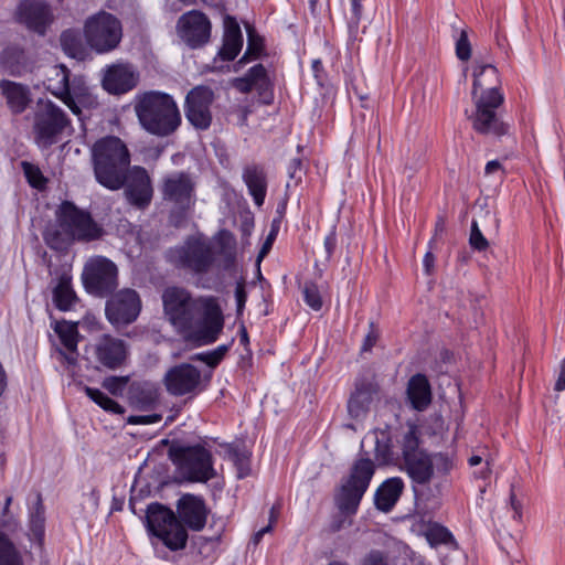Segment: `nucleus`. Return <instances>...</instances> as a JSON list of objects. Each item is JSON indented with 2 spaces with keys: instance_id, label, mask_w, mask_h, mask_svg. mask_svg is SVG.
Wrapping results in <instances>:
<instances>
[{
  "instance_id": "obj_1",
  "label": "nucleus",
  "mask_w": 565,
  "mask_h": 565,
  "mask_svg": "<svg viewBox=\"0 0 565 565\" xmlns=\"http://www.w3.org/2000/svg\"><path fill=\"white\" fill-rule=\"evenodd\" d=\"M178 515L160 503H151L147 509L148 530L171 551L186 546L188 532L204 529L210 510L204 500L194 494L182 495L177 503Z\"/></svg>"
},
{
  "instance_id": "obj_2",
  "label": "nucleus",
  "mask_w": 565,
  "mask_h": 565,
  "mask_svg": "<svg viewBox=\"0 0 565 565\" xmlns=\"http://www.w3.org/2000/svg\"><path fill=\"white\" fill-rule=\"evenodd\" d=\"M164 313L180 330H190L201 322L200 338L213 343L221 333L224 321L220 306L212 297L192 298L180 287H168L162 294Z\"/></svg>"
},
{
  "instance_id": "obj_3",
  "label": "nucleus",
  "mask_w": 565,
  "mask_h": 565,
  "mask_svg": "<svg viewBox=\"0 0 565 565\" xmlns=\"http://www.w3.org/2000/svg\"><path fill=\"white\" fill-rule=\"evenodd\" d=\"M499 85L500 78L494 65H476L471 92L475 111L468 118L478 134L498 137L508 134L509 125L503 122L498 114L504 102Z\"/></svg>"
},
{
  "instance_id": "obj_4",
  "label": "nucleus",
  "mask_w": 565,
  "mask_h": 565,
  "mask_svg": "<svg viewBox=\"0 0 565 565\" xmlns=\"http://www.w3.org/2000/svg\"><path fill=\"white\" fill-rule=\"evenodd\" d=\"M92 164L96 181L115 191L125 184V171L130 166V152L126 143L116 136L96 140L90 149Z\"/></svg>"
},
{
  "instance_id": "obj_5",
  "label": "nucleus",
  "mask_w": 565,
  "mask_h": 565,
  "mask_svg": "<svg viewBox=\"0 0 565 565\" xmlns=\"http://www.w3.org/2000/svg\"><path fill=\"white\" fill-rule=\"evenodd\" d=\"M135 113L141 128L156 137H169L181 125L178 105L167 93L150 90L138 96Z\"/></svg>"
},
{
  "instance_id": "obj_6",
  "label": "nucleus",
  "mask_w": 565,
  "mask_h": 565,
  "mask_svg": "<svg viewBox=\"0 0 565 565\" xmlns=\"http://www.w3.org/2000/svg\"><path fill=\"white\" fill-rule=\"evenodd\" d=\"M196 182L190 172L173 171L161 180L162 201L169 207V220L174 226H181L196 202Z\"/></svg>"
},
{
  "instance_id": "obj_7",
  "label": "nucleus",
  "mask_w": 565,
  "mask_h": 565,
  "mask_svg": "<svg viewBox=\"0 0 565 565\" xmlns=\"http://www.w3.org/2000/svg\"><path fill=\"white\" fill-rule=\"evenodd\" d=\"M420 429L415 424H407L396 443L402 458V470L416 484H428L434 477L431 456L420 445Z\"/></svg>"
},
{
  "instance_id": "obj_8",
  "label": "nucleus",
  "mask_w": 565,
  "mask_h": 565,
  "mask_svg": "<svg viewBox=\"0 0 565 565\" xmlns=\"http://www.w3.org/2000/svg\"><path fill=\"white\" fill-rule=\"evenodd\" d=\"M166 257L177 268L198 275L210 273L216 265L212 245L199 236H189L183 244L170 248Z\"/></svg>"
},
{
  "instance_id": "obj_9",
  "label": "nucleus",
  "mask_w": 565,
  "mask_h": 565,
  "mask_svg": "<svg viewBox=\"0 0 565 565\" xmlns=\"http://www.w3.org/2000/svg\"><path fill=\"white\" fill-rule=\"evenodd\" d=\"M374 462L367 457L358 459L349 477L335 494V504L345 514H354L374 475Z\"/></svg>"
},
{
  "instance_id": "obj_10",
  "label": "nucleus",
  "mask_w": 565,
  "mask_h": 565,
  "mask_svg": "<svg viewBox=\"0 0 565 565\" xmlns=\"http://www.w3.org/2000/svg\"><path fill=\"white\" fill-rule=\"evenodd\" d=\"M71 128V120L61 107L50 99H39L33 122L34 139L39 147L47 148L58 142Z\"/></svg>"
},
{
  "instance_id": "obj_11",
  "label": "nucleus",
  "mask_w": 565,
  "mask_h": 565,
  "mask_svg": "<svg viewBox=\"0 0 565 565\" xmlns=\"http://www.w3.org/2000/svg\"><path fill=\"white\" fill-rule=\"evenodd\" d=\"M84 36L93 51L99 54L108 53L119 45L122 26L114 14L99 11L85 21Z\"/></svg>"
},
{
  "instance_id": "obj_12",
  "label": "nucleus",
  "mask_w": 565,
  "mask_h": 565,
  "mask_svg": "<svg viewBox=\"0 0 565 565\" xmlns=\"http://www.w3.org/2000/svg\"><path fill=\"white\" fill-rule=\"evenodd\" d=\"M56 218L61 231L73 241L87 243L99 239L105 234L103 226L94 221L90 213L70 201L60 205Z\"/></svg>"
},
{
  "instance_id": "obj_13",
  "label": "nucleus",
  "mask_w": 565,
  "mask_h": 565,
  "mask_svg": "<svg viewBox=\"0 0 565 565\" xmlns=\"http://www.w3.org/2000/svg\"><path fill=\"white\" fill-rule=\"evenodd\" d=\"M170 457L180 475L189 481L206 482L215 476L212 455L200 445L171 448Z\"/></svg>"
},
{
  "instance_id": "obj_14",
  "label": "nucleus",
  "mask_w": 565,
  "mask_h": 565,
  "mask_svg": "<svg viewBox=\"0 0 565 565\" xmlns=\"http://www.w3.org/2000/svg\"><path fill=\"white\" fill-rule=\"evenodd\" d=\"M70 76L71 72L65 65H53L46 72L44 86L52 95L61 99L74 115L78 116L82 114V109L77 100L86 95V86L82 77H74L71 81Z\"/></svg>"
},
{
  "instance_id": "obj_15",
  "label": "nucleus",
  "mask_w": 565,
  "mask_h": 565,
  "mask_svg": "<svg viewBox=\"0 0 565 565\" xmlns=\"http://www.w3.org/2000/svg\"><path fill=\"white\" fill-rule=\"evenodd\" d=\"M117 266L104 256L88 259L82 274L86 290L98 297H106L117 288Z\"/></svg>"
},
{
  "instance_id": "obj_16",
  "label": "nucleus",
  "mask_w": 565,
  "mask_h": 565,
  "mask_svg": "<svg viewBox=\"0 0 565 565\" xmlns=\"http://www.w3.org/2000/svg\"><path fill=\"white\" fill-rule=\"evenodd\" d=\"M162 383L167 392L175 397H193L206 387L201 371L191 363H180L170 367Z\"/></svg>"
},
{
  "instance_id": "obj_17",
  "label": "nucleus",
  "mask_w": 565,
  "mask_h": 565,
  "mask_svg": "<svg viewBox=\"0 0 565 565\" xmlns=\"http://www.w3.org/2000/svg\"><path fill=\"white\" fill-rule=\"evenodd\" d=\"M175 30L178 36L186 46L196 50L210 42L212 23L204 12L190 10L178 19Z\"/></svg>"
},
{
  "instance_id": "obj_18",
  "label": "nucleus",
  "mask_w": 565,
  "mask_h": 565,
  "mask_svg": "<svg viewBox=\"0 0 565 565\" xmlns=\"http://www.w3.org/2000/svg\"><path fill=\"white\" fill-rule=\"evenodd\" d=\"M141 311V300L134 289H122L111 296L105 307L108 321L116 328L125 327L137 320Z\"/></svg>"
},
{
  "instance_id": "obj_19",
  "label": "nucleus",
  "mask_w": 565,
  "mask_h": 565,
  "mask_svg": "<svg viewBox=\"0 0 565 565\" xmlns=\"http://www.w3.org/2000/svg\"><path fill=\"white\" fill-rule=\"evenodd\" d=\"M213 102L214 92L207 86H195L186 94L184 114L195 129L206 130L210 128Z\"/></svg>"
},
{
  "instance_id": "obj_20",
  "label": "nucleus",
  "mask_w": 565,
  "mask_h": 565,
  "mask_svg": "<svg viewBox=\"0 0 565 565\" xmlns=\"http://www.w3.org/2000/svg\"><path fill=\"white\" fill-rule=\"evenodd\" d=\"M15 19L29 31L44 36L54 21V14L44 0H22L17 7Z\"/></svg>"
},
{
  "instance_id": "obj_21",
  "label": "nucleus",
  "mask_w": 565,
  "mask_h": 565,
  "mask_svg": "<svg viewBox=\"0 0 565 565\" xmlns=\"http://www.w3.org/2000/svg\"><path fill=\"white\" fill-rule=\"evenodd\" d=\"M125 195L127 201L138 207L146 209L153 195L150 177L142 167L135 166L125 171Z\"/></svg>"
},
{
  "instance_id": "obj_22",
  "label": "nucleus",
  "mask_w": 565,
  "mask_h": 565,
  "mask_svg": "<svg viewBox=\"0 0 565 565\" xmlns=\"http://www.w3.org/2000/svg\"><path fill=\"white\" fill-rule=\"evenodd\" d=\"M139 74L130 64H113L108 66L103 76V87L110 94H125L138 84Z\"/></svg>"
},
{
  "instance_id": "obj_23",
  "label": "nucleus",
  "mask_w": 565,
  "mask_h": 565,
  "mask_svg": "<svg viewBox=\"0 0 565 565\" xmlns=\"http://www.w3.org/2000/svg\"><path fill=\"white\" fill-rule=\"evenodd\" d=\"M93 352L97 362L109 370H115L125 362L127 345L121 339L104 334L93 345Z\"/></svg>"
},
{
  "instance_id": "obj_24",
  "label": "nucleus",
  "mask_w": 565,
  "mask_h": 565,
  "mask_svg": "<svg viewBox=\"0 0 565 565\" xmlns=\"http://www.w3.org/2000/svg\"><path fill=\"white\" fill-rule=\"evenodd\" d=\"M377 390V384L372 379L356 380L355 390L348 402L349 415L354 419L364 418Z\"/></svg>"
},
{
  "instance_id": "obj_25",
  "label": "nucleus",
  "mask_w": 565,
  "mask_h": 565,
  "mask_svg": "<svg viewBox=\"0 0 565 565\" xmlns=\"http://www.w3.org/2000/svg\"><path fill=\"white\" fill-rule=\"evenodd\" d=\"M33 56L18 44H10L0 54V66L12 76H22L32 72Z\"/></svg>"
},
{
  "instance_id": "obj_26",
  "label": "nucleus",
  "mask_w": 565,
  "mask_h": 565,
  "mask_svg": "<svg viewBox=\"0 0 565 565\" xmlns=\"http://www.w3.org/2000/svg\"><path fill=\"white\" fill-rule=\"evenodd\" d=\"M233 86L243 94L256 89L258 94L264 97L265 103L270 102V82L263 64L254 65L244 77L235 78Z\"/></svg>"
},
{
  "instance_id": "obj_27",
  "label": "nucleus",
  "mask_w": 565,
  "mask_h": 565,
  "mask_svg": "<svg viewBox=\"0 0 565 565\" xmlns=\"http://www.w3.org/2000/svg\"><path fill=\"white\" fill-rule=\"evenodd\" d=\"M406 401L417 412H424L433 401L430 383L425 374L417 373L407 382Z\"/></svg>"
},
{
  "instance_id": "obj_28",
  "label": "nucleus",
  "mask_w": 565,
  "mask_h": 565,
  "mask_svg": "<svg viewBox=\"0 0 565 565\" xmlns=\"http://www.w3.org/2000/svg\"><path fill=\"white\" fill-rule=\"evenodd\" d=\"M0 93L6 98L8 108L14 115L25 111L32 100L28 85L10 79L0 81Z\"/></svg>"
},
{
  "instance_id": "obj_29",
  "label": "nucleus",
  "mask_w": 565,
  "mask_h": 565,
  "mask_svg": "<svg viewBox=\"0 0 565 565\" xmlns=\"http://www.w3.org/2000/svg\"><path fill=\"white\" fill-rule=\"evenodd\" d=\"M243 46V34L237 21L226 15L224 19L223 45L218 51V56L223 61H233Z\"/></svg>"
},
{
  "instance_id": "obj_30",
  "label": "nucleus",
  "mask_w": 565,
  "mask_h": 565,
  "mask_svg": "<svg viewBox=\"0 0 565 565\" xmlns=\"http://www.w3.org/2000/svg\"><path fill=\"white\" fill-rule=\"evenodd\" d=\"M243 180L257 206L264 204L267 192V178L262 166L253 163L243 170Z\"/></svg>"
},
{
  "instance_id": "obj_31",
  "label": "nucleus",
  "mask_w": 565,
  "mask_h": 565,
  "mask_svg": "<svg viewBox=\"0 0 565 565\" xmlns=\"http://www.w3.org/2000/svg\"><path fill=\"white\" fill-rule=\"evenodd\" d=\"M404 482L394 477L385 480L374 494V504L382 512H390L403 493Z\"/></svg>"
},
{
  "instance_id": "obj_32",
  "label": "nucleus",
  "mask_w": 565,
  "mask_h": 565,
  "mask_svg": "<svg viewBox=\"0 0 565 565\" xmlns=\"http://www.w3.org/2000/svg\"><path fill=\"white\" fill-rule=\"evenodd\" d=\"M365 441H370L374 445V458L379 465H388L397 458L390 444V437L386 431L379 430L370 434L362 441V448Z\"/></svg>"
},
{
  "instance_id": "obj_33",
  "label": "nucleus",
  "mask_w": 565,
  "mask_h": 565,
  "mask_svg": "<svg viewBox=\"0 0 565 565\" xmlns=\"http://www.w3.org/2000/svg\"><path fill=\"white\" fill-rule=\"evenodd\" d=\"M77 300L75 291L72 288V278L67 274H62L57 284L53 288V302L61 311H68Z\"/></svg>"
},
{
  "instance_id": "obj_34",
  "label": "nucleus",
  "mask_w": 565,
  "mask_h": 565,
  "mask_svg": "<svg viewBox=\"0 0 565 565\" xmlns=\"http://www.w3.org/2000/svg\"><path fill=\"white\" fill-rule=\"evenodd\" d=\"M424 535L431 547L444 545L448 548L457 550L458 543L452 533L444 525L437 522L427 524Z\"/></svg>"
},
{
  "instance_id": "obj_35",
  "label": "nucleus",
  "mask_w": 565,
  "mask_h": 565,
  "mask_svg": "<svg viewBox=\"0 0 565 565\" xmlns=\"http://www.w3.org/2000/svg\"><path fill=\"white\" fill-rule=\"evenodd\" d=\"M218 255L221 259L217 267L223 270H231L236 262V242L228 231H221L218 234Z\"/></svg>"
},
{
  "instance_id": "obj_36",
  "label": "nucleus",
  "mask_w": 565,
  "mask_h": 565,
  "mask_svg": "<svg viewBox=\"0 0 565 565\" xmlns=\"http://www.w3.org/2000/svg\"><path fill=\"white\" fill-rule=\"evenodd\" d=\"M60 42L63 51L68 56L82 60L85 55V46L82 41V35L77 30L68 29L62 32Z\"/></svg>"
},
{
  "instance_id": "obj_37",
  "label": "nucleus",
  "mask_w": 565,
  "mask_h": 565,
  "mask_svg": "<svg viewBox=\"0 0 565 565\" xmlns=\"http://www.w3.org/2000/svg\"><path fill=\"white\" fill-rule=\"evenodd\" d=\"M29 526L32 539L41 544L45 531V515L41 494L36 495V502L30 512Z\"/></svg>"
},
{
  "instance_id": "obj_38",
  "label": "nucleus",
  "mask_w": 565,
  "mask_h": 565,
  "mask_svg": "<svg viewBox=\"0 0 565 565\" xmlns=\"http://www.w3.org/2000/svg\"><path fill=\"white\" fill-rule=\"evenodd\" d=\"M55 332L57 333L61 343L70 352H76L77 350V327L73 323L57 322L55 326Z\"/></svg>"
},
{
  "instance_id": "obj_39",
  "label": "nucleus",
  "mask_w": 565,
  "mask_h": 565,
  "mask_svg": "<svg viewBox=\"0 0 565 565\" xmlns=\"http://www.w3.org/2000/svg\"><path fill=\"white\" fill-rule=\"evenodd\" d=\"M86 395L99 405L103 409L114 413V414H124L125 409L121 405L115 402L113 398L107 396L104 392L98 388L85 387Z\"/></svg>"
},
{
  "instance_id": "obj_40",
  "label": "nucleus",
  "mask_w": 565,
  "mask_h": 565,
  "mask_svg": "<svg viewBox=\"0 0 565 565\" xmlns=\"http://www.w3.org/2000/svg\"><path fill=\"white\" fill-rule=\"evenodd\" d=\"M0 565H21L13 543L2 533H0Z\"/></svg>"
},
{
  "instance_id": "obj_41",
  "label": "nucleus",
  "mask_w": 565,
  "mask_h": 565,
  "mask_svg": "<svg viewBox=\"0 0 565 565\" xmlns=\"http://www.w3.org/2000/svg\"><path fill=\"white\" fill-rule=\"evenodd\" d=\"M231 460L237 469V478L243 479L250 472L249 455L246 450L233 448L228 451Z\"/></svg>"
},
{
  "instance_id": "obj_42",
  "label": "nucleus",
  "mask_w": 565,
  "mask_h": 565,
  "mask_svg": "<svg viewBox=\"0 0 565 565\" xmlns=\"http://www.w3.org/2000/svg\"><path fill=\"white\" fill-rule=\"evenodd\" d=\"M231 344H222L216 349L207 352H201L193 355L191 359L206 363L210 367H215L225 356Z\"/></svg>"
},
{
  "instance_id": "obj_43",
  "label": "nucleus",
  "mask_w": 565,
  "mask_h": 565,
  "mask_svg": "<svg viewBox=\"0 0 565 565\" xmlns=\"http://www.w3.org/2000/svg\"><path fill=\"white\" fill-rule=\"evenodd\" d=\"M303 300L312 310H320L322 308V299L319 288L313 281H306L302 289Z\"/></svg>"
},
{
  "instance_id": "obj_44",
  "label": "nucleus",
  "mask_w": 565,
  "mask_h": 565,
  "mask_svg": "<svg viewBox=\"0 0 565 565\" xmlns=\"http://www.w3.org/2000/svg\"><path fill=\"white\" fill-rule=\"evenodd\" d=\"M430 456L434 472L437 471V473L447 475L455 466L454 458L448 452H435Z\"/></svg>"
},
{
  "instance_id": "obj_45",
  "label": "nucleus",
  "mask_w": 565,
  "mask_h": 565,
  "mask_svg": "<svg viewBox=\"0 0 565 565\" xmlns=\"http://www.w3.org/2000/svg\"><path fill=\"white\" fill-rule=\"evenodd\" d=\"M471 43L468 39V32L465 29L458 31L456 38V56L462 62H467L471 57Z\"/></svg>"
},
{
  "instance_id": "obj_46",
  "label": "nucleus",
  "mask_w": 565,
  "mask_h": 565,
  "mask_svg": "<svg viewBox=\"0 0 565 565\" xmlns=\"http://www.w3.org/2000/svg\"><path fill=\"white\" fill-rule=\"evenodd\" d=\"M157 391L152 387H137L132 391L131 398L141 407H149L157 401Z\"/></svg>"
},
{
  "instance_id": "obj_47",
  "label": "nucleus",
  "mask_w": 565,
  "mask_h": 565,
  "mask_svg": "<svg viewBox=\"0 0 565 565\" xmlns=\"http://www.w3.org/2000/svg\"><path fill=\"white\" fill-rule=\"evenodd\" d=\"M21 164L28 182L34 188L43 186L45 180L41 170L36 166L26 161H23Z\"/></svg>"
},
{
  "instance_id": "obj_48",
  "label": "nucleus",
  "mask_w": 565,
  "mask_h": 565,
  "mask_svg": "<svg viewBox=\"0 0 565 565\" xmlns=\"http://www.w3.org/2000/svg\"><path fill=\"white\" fill-rule=\"evenodd\" d=\"M362 17L361 0H351V13L348 20L349 32L351 35L355 34Z\"/></svg>"
},
{
  "instance_id": "obj_49",
  "label": "nucleus",
  "mask_w": 565,
  "mask_h": 565,
  "mask_svg": "<svg viewBox=\"0 0 565 565\" xmlns=\"http://www.w3.org/2000/svg\"><path fill=\"white\" fill-rule=\"evenodd\" d=\"M469 243L472 248H475L479 252L484 250L489 245L487 238L481 233L477 221H475V220L471 223V232H470Z\"/></svg>"
},
{
  "instance_id": "obj_50",
  "label": "nucleus",
  "mask_w": 565,
  "mask_h": 565,
  "mask_svg": "<svg viewBox=\"0 0 565 565\" xmlns=\"http://www.w3.org/2000/svg\"><path fill=\"white\" fill-rule=\"evenodd\" d=\"M127 382V377L108 376L104 380L103 387L109 393L117 395L124 391Z\"/></svg>"
},
{
  "instance_id": "obj_51",
  "label": "nucleus",
  "mask_w": 565,
  "mask_h": 565,
  "mask_svg": "<svg viewBox=\"0 0 565 565\" xmlns=\"http://www.w3.org/2000/svg\"><path fill=\"white\" fill-rule=\"evenodd\" d=\"M287 173L289 177V180L294 182L295 185H297L303 175V167L302 161L299 158H295L290 161L287 168Z\"/></svg>"
},
{
  "instance_id": "obj_52",
  "label": "nucleus",
  "mask_w": 565,
  "mask_h": 565,
  "mask_svg": "<svg viewBox=\"0 0 565 565\" xmlns=\"http://www.w3.org/2000/svg\"><path fill=\"white\" fill-rule=\"evenodd\" d=\"M262 50V43L259 40H255L250 32H248V45L245 54L238 61V64H245L249 61V56L257 57Z\"/></svg>"
},
{
  "instance_id": "obj_53",
  "label": "nucleus",
  "mask_w": 565,
  "mask_h": 565,
  "mask_svg": "<svg viewBox=\"0 0 565 565\" xmlns=\"http://www.w3.org/2000/svg\"><path fill=\"white\" fill-rule=\"evenodd\" d=\"M361 565H388L386 555L381 551H371L365 555Z\"/></svg>"
},
{
  "instance_id": "obj_54",
  "label": "nucleus",
  "mask_w": 565,
  "mask_h": 565,
  "mask_svg": "<svg viewBox=\"0 0 565 565\" xmlns=\"http://www.w3.org/2000/svg\"><path fill=\"white\" fill-rule=\"evenodd\" d=\"M324 247V259L328 262L332 257L335 247H337V234L335 231L332 230L324 238L323 243Z\"/></svg>"
},
{
  "instance_id": "obj_55",
  "label": "nucleus",
  "mask_w": 565,
  "mask_h": 565,
  "mask_svg": "<svg viewBox=\"0 0 565 565\" xmlns=\"http://www.w3.org/2000/svg\"><path fill=\"white\" fill-rule=\"evenodd\" d=\"M379 339V331L375 329V326L373 322H370V331L364 338L363 344H362V351L367 352L371 351V349L375 345L376 341Z\"/></svg>"
},
{
  "instance_id": "obj_56",
  "label": "nucleus",
  "mask_w": 565,
  "mask_h": 565,
  "mask_svg": "<svg viewBox=\"0 0 565 565\" xmlns=\"http://www.w3.org/2000/svg\"><path fill=\"white\" fill-rule=\"evenodd\" d=\"M162 419V416L159 414L151 415H139V416H130L128 423L135 425H149L158 423Z\"/></svg>"
},
{
  "instance_id": "obj_57",
  "label": "nucleus",
  "mask_w": 565,
  "mask_h": 565,
  "mask_svg": "<svg viewBox=\"0 0 565 565\" xmlns=\"http://www.w3.org/2000/svg\"><path fill=\"white\" fill-rule=\"evenodd\" d=\"M235 299L237 305V313L241 315L247 300L244 282H237L235 288Z\"/></svg>"
},
{
  "instance_id": "obj_58",
  "label": "nucleus",
  "mask_w": 565,
  "mask_h": 565,
  "mask_svg": "<svg viewBox=\"0 0 565 565\" xmlns=\"http://www.w3.org/2000/svg\"><path fill=\"white\" fill-rule=\"evenodd\" d=\"M424 271L426 275H431L435 269V255L431 250H428L423 259Z\"/></svg>"
},
{
  "instance_id": "obj_59",
  "label": "nucleus",
  "mask_w": 565,
  "mask_h": 565,
  "mask_svg": "<svg viewBox=\"0 0 565 565\" xmlns=\"http://www.w3.org/2000/svg\"><path fill=\"white\" fill-rule=\"evenodd\" d=\"M275 237H276V232L274 230H271L258 253V260H260L264 256L267 255V253L271 248V244H273Z\"/></svg>"
},
{
  "instance_id": "obj_60",
  "label": "nucleus",
  "mask_w": 565,
  "mask_h": 565,
  "mask_svg": "<svg viewBox=\"0 0 565 565\" xmlns=\"http://www.w3.org/2000/svg\"><path fill=\"white\" fill-rule=\"evenodd\" d=\"M17 525L15 519L10 513H8V516L3 514L0 516V529L14 530Z\"/></svg>"
},
{
  "instance_id": "obj_61",
  "label": "nucleus",
  "mask_w": 565,
  "mask_h": 565,
  "mask_svg": "<svg viewBox=\"0 0 565 565\" xmlns=\"http://www.w3.org/2000/svg\"><path fill=\"white\" fill-rule=\"evenodd\" d=\"M510 502H511V507L514 511L513 519L520 520L521 515H522V512H521L522 505H521L520 501L516 499L513 491H511V494H510Z\"/></svg>"
},
{
  "instance_id": "obj_62",
  "label": "nucleus",
  "mask_w": 565,
  "mask_h": 565,
  "mask_svg": "<svg viewBox=\"0 0 565 565\" xmlns=\"http://www.w3.org/2000/svg\"><path fill=\"white\" fill-rule=\"evenodd\" d=\"M500 169H501V163L498 160H492L486 164L484 172H486V174H491Z\"/></svg>"
},
{
  "instance_id": "obj_63",
  "label": "nucleus",
  "mask_w": 565,
  "mask_h": 565,
  "mask_svg": "<svg viewBox=\"0 0 565 565\" xmlns=\"http://www.w3.org/2000/svg\"><path fill=\"white\" fill-rule=\"evenodd\" d=\"M58 354L68 363V364H75L76 363V352H70L66 353L62 350H58Z\"/></svg>"
},
{
  "instance_id": "obj_64",
  "label": "nucleus",
  "mask_w": 565,
  "mask_h": 565,
  "mask_svg": "<svg viewBox=\"0 0 565 565\" xmlns=\"http://www.w3.org/2000/svg\"><path fill=\"white\" fill-rule=\"evenodd\" d=\"M555 391L562 392L565 390V375L559 373L556 382H555Z\"/></svg>"
}]
</instances>
